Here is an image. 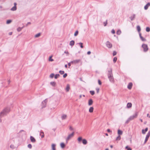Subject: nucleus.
<instances>
[{"label":"nucleus","mask_w":150,"mask_h":150,"mask_svg":"<svg viewBox=\"0 0 150 150\" xmlns=\"http://www.w3.org/2000/svg\"><path fill=\"white\" fill-rule=\"evenodd\" d=\"M108 76L110 81L111 82H113L114 79L112 72V68H110L108 70Z\"/></svg>","instance_id":"f257e3e1"},{"label":"nucleus","mask_w":150,"mask_h":150,"mask_svg":"<svg viewBox=\"0 0 150 150\" xmlns=\"http://www.w3.org/2000/svg\"><path fill=\"white\" fill-rule=\"evenodd\" d=\"M10 108H4L0 113V117L1 118L10 111Z\"/></svg>","instance_id":"f03ea898"},{"label":"nucleus","mask_w":150,"mask_h":150,"mask_svg":"<svg viewBox=\"0 0 150 150\" xmlns=\"http://www.w3.org/2000/svg\"><path fill=\"white\" fill-rule=\"evenodd\" d=\"M77 140L79 143L82 141L83 144L84 145H86L87 144L88 142L87 140L86 139H82V138L81 137H79Z\"/></svg>","instance_id":"7ed1b4c3"},{"label":"nucleus","mask_w":150,"mask_h":150,"mask_svg":"<svg viewBox=\"0 0 150 150\" xmlns=\"http://www.w3.org/2000/svg\"><path fill=\"white\" fill-rule=\"evenodd\" d=\"M142 47L143 49V51L144 52H146L148 50V47L147 45L146 44H143Z\"/></svg>","instance_id":"20e7f679"},{"label":"nucleus","mask_w":150,"mask_h":150,"mask_svg":"<svg viewBox=\"0 0 150 150\" xmlns=\"http://www.w3.org/2000/svg\"><path fill=\"white\" fill-rule=\"evenodd\" d=\"M47 99H45L42 102V108H43L46 106L47 102Z\"/></svg>","instance_id":"39448f33"},{"label":"nucleus","mask_w":150,"mask_h":150,"mask_svg":"<svg viewBox=\"0 0 150 150\" xmlns=\"http://www.w3.org/2000/svg\"><path fill=\"white\" fill-rule=\"evenodd\" d=\"M74 134V132H73L72 133L69 134L66 139V142L67 143V141L69 140L71 138L73 137Z\"/></svg>","instance_id":"423d86ee"},{"label":"nucleus","mask_w":150,"mask_h":150,"mask_svg":"<svg viewBox=\"0 0 150 150\" xmlns=\"http://www.w3.org/2000/svg\"><path fill=\"white\" fill-rule=\"evenodd\" d=\"M150 136V131H149L147 133V134L146 136L145 139V141L144 142V144H145L146 143L147 141H148Z\"/></svg>","instance_id":"0eeeda50"},{"label":"nucleus","mask_w":150,"mask_h":150,"mask_svg":"<svg viewBox=\"0 0 150 150\" xmlns=\"http://www.w3.org/2000/svg\"><path fill=\"white\" fill-rule=\"evenodd\" d=\"M138 115L137 112H136L132 116H130L128 118L130 120H132L134 118H136Z\"/></svg>","instance_id":"6e6552de"},{"label":"nucleus","mask_w":150,"mask_h":150,"mask_svg":"<svg viewBox=\"0 0 150 150\" xmlns=\"http://www.w3.org/2000/svg\"><path fill=\"white\" fill-rule=\"evenodd\" d=\"M106 46L109 48H111L112 47V45L108 41L106 42Z\"/></svg>","instance_id":"1a4fd4ad"},{"label":"nucleus","mask_w":150,"mask_h":150,"mask_svg":"<svg viewBox=\"0 0 150 150\" xmlns=\"http://www.w3.org/2000/svg\"><path fill=\"white\" fill-rule=\"evenodd\" d=\"M81 59H76L71 61V63H72V64H76L79 63Z\"/></svg>","instance_id":"9d476101"},{"label":"nucleus","mask_w":150,"mask_h":150,"mask_svg":"<svg viewBox=\"0 0 150 150\" xmlns=\"http://www.w3.org/2000/svg\"><path fill=\"white\" fill-rule=\"evenodd\" d=\"M30 139L31 141L33 143H35L36 142L35 139L32 136H30Z\"/></svg>","instance_id":"9b49d317"},{"label":"nucleus","mask_w":150,"mask_h":150,"mask_svg":"<svg viewBox=\"0 0 150 150\" xmlns=\"http://www.w3.org/2000/svg\"><path fill=\"white\" fill-rule=\"evenodd\" d=\"M150 6V3L149 2L148 3L146 4L144 7V9L145 10H146L148 9L149 6Z\"/></svg>","instance_id":"f8f14e48"},{"label":"nucleus","mask_w":150,"mask_h":150,"mask_svg":"<svg viewBox=\"0 0 150 150\" xmlns=\"http://www.w3.org/2000/svg\"><path fill=\"white\" fill-rule=\"evenodd\" d=\"M132 83L131 82L129 83L127 86V88L129 89H131L132 87Z\"/></svg>","instance_id":"ddd939ff"},{"label":"nucleus","mask_w":150,"mask_h":150,"mask_svg":"<svg viewBox=\"0 0 150 150\" xmlns=\"http://www.w3.org/2000/svg\"><path fill=\"white\" fill-rule=\"evenodd\" d=\"M93 101L92 99H90L88 101V105L89 106L91 105L93 103Z\"/></svg>","instance_id":"4468645a"},{"label":"nucleus","mask_w":150,"mask_h":150,"mask_svg":"<svg viewBox=\"0 0 150 150\" xmlns=\"http://www.w3.org/2000/svg\"><path fill=\"white\" fill-rule=\"evenodd\" d=\"M148 127H146L145 129H143L142 130V133L143 134H144L146 133V132L148 131Z\"/></svg>","instance_id":"2eb2a0df"},{"label":"nucleus","mask_w":150,"mask_h":150,"mask_svg":"<svg viewBox=\"0 0 150 150\" xmlns=\"http://www.w3.org/2000/svg\"><path fill=\"white\" fill-rule=\"evenodd\" d=\"M135 17V14H133L132 16H130L129 18L130 19L131 21L133 20Z\"/></svg>","instance_id":"dca6fc26"},{"label":"nucleus","mask_w":150,"mask_h":150,"mask_svg":"<svg viewBox=\"0 0 150 150\" xmlns=\"http://www.w3.org/2000/svg\"><path fill=\"white\" fill-rule=\"evenodd\" d=\"M56 144H53L52 145V150H56Z\"/></svg>","instance_id":"f3484780"},{"label":"nucleus","mask_w":150,"mask_h":150,"mask_svg":"<svg viewBox=\"0 0 150 150\" xmlns=\"http://www.w3.org/2000/svg\"><path fill=\"white\" fill-rule=\"evenodd\" d=\"M70 89V86L69 84H67V85L66 88V90L67 92H68L69 91Z\"/></svg>","instance_id":"a211bd4d"},{"label":"nucleus","mask_w":150,"mask_h":150,"mask_svg":"<svg viewBox=\"0 0 150 150\" xmlns=\"http://www.w3.org/2000/svg\"><path fill=\"white\" fill-rule=\"evenodd\" d=\"M127 108H131L132 106V104L130 103H128L127 104Z\"/></svg>","instance_id":"6ab92c4d"},{"label":"nucleus","mask_w":150,"mask_h":150,"mask_svg":"<svg viewBox=\"0 0 150 150\" xmlns=\"http://www.w3.org/2000/svg\"><path fill=\"white\" fill-rule=\"evenodd\" d=\"M123 133V132L122 131L118 129L117 131V133L118 135H121Z\"/></svg>","instance_id":"aec40b11"},{"label":"nucleus","mask_w":150,"mask_h":150,"mask_svg":"<svg viewBox=\"0 0 150 150\" xmlns=\"http://www.w3.org/2000/svg\"><path fill=\"white\" fill-rule=\"evenodd\" d=\"M75 42L73 40H72L70 41L69 43V45L71 46H72L74 45Z\"/></svg>","instance_id":"412c9836"},{"label":"nucleus","mask_w":150,"mask_h":150,"mask_svg":"<svg viewBox=\"0 0 150 150\" xmlns=\"http://www.w3.org/2000/svg\"><path fill=\"white\" fill-rule=\"evenodd\" d=\"M50 84L54 87H55L56 86V83L55 82L52 81L50 83Z\"/></svg>","instance_id":"4be33fe9"},{"label":"nucleus","mask_w":150,"mask_h":150,"mask_svg":"<svg viewBox=\"0 0 150 150\" xmlns=\"http://www.w3.org/2000/svg\"><path fill=\"white\" fill-rule=\"evenodd\" d=\"M60 145L62 149L64 148L65 146V144L63 142L61 143Z\"/></svg>","instance_id":"5701e85b"},{"label":"nucleus","mask_w":150,"mask_h":150,"mask_svg":"<svg viewBox=\"0 0 150 150\" xmlns=\"http://www.w3.org/2000/svg\"><path fill=\"white\" fill-rule=\"evenodd\" d=\"M93 109L94 108L93 107H91L89 109V112L90 113H92L93 112Z\"/></svg>","instance_id":"b1692460"},{"label":"nucleus","mask_w":150,"mask_h":150,"mask_svg":"<svg viewBox=\"0 0 150 150\" xmlns=\"http://www.w3.org/2000/svg\"><path fill=\"white\" fill-rule=\"evenodd\" d=\"M40 135L41 136V138H43L44 137V133L43 131H41Z\"/></svg>","instance_id":"393cba45"},{"label":"nucleus","mask_w":150,"mask_h":150,"mask_svg":"<svg viewBox=\"0 0 150 150\" xmlns=\"http://www.w3.org/2000/svg\"><path fill=\"white\" fill-rule=\"evenodd\" d=\"M137 29L139 33L140 32L141 30V29L139 25H138L137 26Z\"/></svg>","instance_id":"a878e982"},{"label":"nucleus","mask_w":150,"mask_h":150,"mask_svg":"<svg viewBox=\"0 0 150 150\" xmlns=\"http://www.w3.org/2000/svg\"><path fill=\"white\" fill-rule=\"evenodd\" d=\"M17 9L16 6H13L11 9V10L12 11H15Z\"/></svg>","instance_id":"bb28decb"},{"label":"nucleus","mask_w":150,"mask_h":150,"mask_svg":"<svg viewBox=\"0 0 150 150\" xmlns=\"http://www.w3.org/2000/svg\"><path fill=\"white\" fill-rule=\"evenodd\" d=\"M125 149L127 150H132V149L128 146H127L125 147Z\"/></svg>","instance_id":"cd10ccee"},{"label":"nucleus","mask_w":150,"mask_h":150,"mask_svg":"<svg viewBox=\"0 0 150 150\" xmlns=\"http://www.w3.org/2000/svg\"><path fill=\"white\" fill-rule=\"evenodd\" d=\"M77 44H79V45L80 47L82 48L83 47V43L81 42H80L79 43H77Z\"/></svg>","instance_id":"c85d7f7f"},{"label":"nucleus","mask_w":150,"mask_h":150,"mask_svg":"<svg viewBox=\"0 0 150 150\" xmlns=\"http://www.w3.org/2000/svg\"><path fill=\"white\" fill-rule=\"evenodd\" d=\"M60 75L59 74H56L54 76V78L55 79H57L60 76Z\"/></svg>","instance_id":"c756f323"},{"label":"nucleus","mask_w":150,"mask_h":150,"mask_svg":"<svg viewBox=\"0 0 150 150\" xmlns=\"http://www.w3.org/2000/svg\"><path fill=\"white\" fill-rule=\"evenodd\" d=\"M67 115H66L64 114L62 116V120H64L67 117Z\"/></svg>","instance_id":"7c9ffc66"},{"label":"nucleus","mask_w":150,"mask_h":150,"mask_svg":"<svg viewBox=\"0 0 150 150\" xmlns=\"http://www.w3.org/2000/svg\"><path fill=\"white\" fill-rule=\"evenodd\" d=\"M12 21V20L10 19L8 20H7L6 22V23L7 24H9Z\"/></svg>","instance_id":"2f4dec72"},{"label":"nucleus","mask_w":150,"mask_h":150,"mask_svg":"<svg viewBox=\"0 0 150 150\" xmlns=\"http://www.w3.org/2000/svg\"><path fill=\"white\" fill-rule=\"evenodd\" d=\"M23 27H23L22 28H21L20 27L18 28L17 29V31L18 32L20 31L23 28Z\"/></svg>","instance_id":"473e14b6"},{"label":"nucleus","mask_w":150,"mask_h":150,"mask_svg":"<svg viewBox=\"0 0 150 150\" xmlns=\"http://www.w3.org/2000/svg\"><path fill=\"white\" fill-rule=\"evenodd\" d=\"M121 31L120 30H117L116 33L118 35H120L121 34Z\"/></svg>","instance_id":"72a5a7b5"},{"label":"nucleus","mask_w":150,"mask_h":150,"mask_svg":"<svg viewBox=\"0 0 150 150\" xmlns=\"http://www.w3.org/2000/svg\"><path fill=\"white\" fill-rule=\"evenodd\" d=\"M40 35H41L40 33H39L36 34V35H35V38H38V37H40Z\"/></svg>","instance_id":"f704fd0d"},{"label":"nucleus","mask_w":150,"mask_h":150,"mask_svg":"<svg viewBox=\"0 0 150 150\" xmlns=\"http://www.w3.org/2000/svg\"><path fill=\"white\" fill-rule=\"evenodd\" d=\"M117 58L116 57H115L113 59V62L115 63L117 61Z\"/></svg>","instance_id":"c9c22d12"},{"label":"nucleus","mask_w":150,"mask_h":150,"mask_svg":"<svg viewBox=\"0 0 150 150\" xmlns=\"http://www.w3.org/2000/svg\"><path fill=\"white\" fill-rule=\"evenodd\" d=\"M90 93L92 96L93 95L95 94V92L93 91H90Z\"/></svg>","instance_id":"e433bc0d"},{"label":"nucleus","mask_w":150,"mask_h":150,"mask_svg":"<svg viewBox=\"0 0 150 150\" xmlns=\"http://www.w3.org/2000/svg\"><path fill=\"white\" fill-rule=\"evenodd\" d=\"M146 32H149L150 31V28L149 27H146Z\"/></svg>","instance_id":"4c0bfd02"},{"label":"nucleus","mask_w":150,"mask_h":150,"mask_svg":"<svg viewBox=\"0 0 150 150\" xmlns=\"http://www.w3.org/2000/svg\"><path fill=\"white\" fill-rule=\"evenodd\" d=\"M141 40L143 41H146V40L143 37H142L140 38Z\"/></svg>","instance_id":"58836bf2"},{"label":"nucleus","mask_w":150,"mask_h":150,"mask_svg":"<svg viewBox=\"0 0 150 150\" xmlns=\"http://www.w3.org/2000/svg\"><path fill=\"white\" fill-rule=\"evenodd\" d=\"M54 76V73H52L50 76V77L51 78H52Z\"/></svg>","instance_id":"ea45409f"},{"label":"nucleus","mask_w":150,"mask_h":150,"mask_svg":"<svg viewBox=\"0 0 150 150\" xmlns=\"http://www.w3.org/2000/svg\"><path fill=\"white\" fill-rule=\"evenodd\" d=\"M121 139V137L120 135H118V136L117 137L116 140H119Z\"/></svg>","instance_id":"a19ab883"},{"label":"nucleus","mask_w":150,"mask_h":150,"mask_svg":"<svg viewBox=\"0 0 150 150\" xmlns=\"http://www.w3.org/2000/svg\"><path fill=\"white\" fill-rule=\"evenodd\" d=\"M59 72L62 75L64 74V71H63L60 70Z\"/></svg>","instance_id":"79ce46f5"},{"label":"nucleus","mask_w":150,"mask_h":150,"mask_svg":"<svg viewBox=\"0 0 150 150\" xmlns=\"http://www.w3.org/2000/svg\"><path fill=\"white\" fill-rule=\"evenodd\" d=\"M78 33H79L78 31V30H76V31L75 33H74V36H76L78 34Z\"/></svg>","instance_id":"37998d69"},{"label":"nucleus","mask_w":150,"mask_h":150,"mask_svg":"<svg viewBox=\"0 0 150 150\" xmlns=\"http://www.w3.org/2000/svg\"><path fill=\"white\" fill-rule=\"evenodd\" d=\"M52 56H51L49 57V60L50 61L52 62L54 61L53 59L52 58Z\"/></svg>","instance_id":"c03bdc74"},{"label":"nucleus","mask_w":150,"mask_h":150,"mask_svg":"<svg viewBox=\"0 0 150 150\" xmlns=\"http://www.w3.org/2000/svg\"><path fill=\"white\" fill-rule=\"evenodd\" d=\"M69 129L70 131H73L74 130V128L72 127L71 126H70L69 127Z\"/></svg>","instance_id":"a18cd8bd"},{"label":"nucleus","mask_w":150,"mask_h":150,"mask_svg":"<svg viewBox=\"0 0 150 150\" xmlns=\"http://www.w3.org/2000/svg\"><path fill=\"white\" fill-rule=\"evenodd\" d=\"M28 147L30 149H31L32 148V146L31 144H29L28 145Z\"/></svg>","instance_id":"49530a36"},{"label":"nucleus","mask_w":150,"mask_h":150,"mask_svg":"<svg viewBox=\"0 0 150 150\" xmlns=\"http://www.w3.org/2000/svg\"><path fill=\"white\" fill-rule=\"evenodd\" d=\"M131 120H129V118H128V119L127 120V121L125 122V124H127Z\"/></svg>","instance_id":"de8ad7c7"},{"label":"nucleus","mask_w":150,"mask_h":150,"mask_svg":"<svg viewBox=\"0 0 150 150\" xmlns=\"http://www.w3.org/2000/svg\"><path fill=\"white\" fill-rule=\"evenodd\" d=\"M117 52L116 51H114L113 52V54H112L113 56H115L117 54Z\"/></svg>","instance_id":"09e8293b"},{"label":"nucleus","mask_w":150,"mask_h":150,"mask_svg":"<svg viewBox=\"0 0 150 150\" xmlns=\"http://www.w3.org/2000/svg\"><path fill=\"white\" fill-rule=\"evenodd\" d=\"M107 21H108V20H106V21L104 22L103 23L104 25V26H105L107 25Z\"/></svg>","instance_id":"8fccbe9b"},{"label":"nucleus","mask_w":150,"mask_h":150,"mask_svg":"<svg viewBox=\"0 0 150 150\" xmlns=\"http://www.w3.org/2000/svg\"><path fill=\"white\" fill-rule=\"evenodd\" d=\"M67 73H65L63 75V77L64 78H65L67 77Z\"/></svg>","instance_id":"3c124183"},{"label":"nucleus","mask_w":150,"mask_h":150,"mask_svg":"<svg viewBox=\"0 0 150 150\" xmlns=\"http://www.w3.org/2000/svg\"><path fill=\"white\" fill-rule=\"evenodd\" d=\"M98 83L99 85H101L102 84V82L100 80H98Z\"/></svg>","instance_id":"603ef678"},{"label":"nucleus","mask_w":150,"mask_h":150,"mask_svg":"<svg viewBox=\"0 0 150 150\" xmlns=\"http://www.w3.org/2000/svg\"><path fill=\"white\" fill-rule=\"evenodd\" d=\"M111 32L113 34H114L115 33V30L113 29L112 30Z\"/></svg>","instance_id":"864d4df0"},{"label":"nucleus","mask_w":150,"mask_h":150,"mask_svg":"<svg viewBox=\"0 0 150 150\" xmlns=\"http://www.w3.org/2000/svg\"><path fill=\"white\" fill-rule=\"evenodd\" d=\"M96 91L97 93H98L99 91V89L98 88H96Z\"/></svg>","instance_id":"5fc2aeb1"},{"label":"nucleus","mask_w":150,"mask_h":150,"mask_svg":"<svg viewBox=\"0 0 150 150\" xmlns=\"http://www.w3.org/2000/svg\"><path fill=\"white\" fill-rule=\"evenodd\" d=\"M107 131L108 133H110V132H112V131L110 130V129H107Z\"/></svg>","instance_id":"6e6d98bb"},{"label":"nucleus","mask_w":150,"mask_h":150,"mask_svg":"<svg viewBox=\"0 0 150 150\" xmlns=\"http://www.w3.org/2000/svg\"><path fill=\"white\" fill-rule=\"evenodd\" d=\"M71 64H72V63H71V62H70L68 63V66L69 67H69H70L71 66Z\"/></svg>","instance_id":"4d7b16f0"},{"label":"nucleus","mask_w":150,"mask_h":150,"mask_svg":"<svg viewBox=\"0 0 150 150\" xmlns=\"http://www.w3.org/2000/svg\"><path fill=\"white\" fill-rule=\"evenodd\" d=\"M10 147L11 148H12V149H14V146L13 145H11V146H10Z\"/></svg>","instance_id":"13d9d810"},{"label":"nucleus","mask_w":150,"mask_h":150,"mask_svg":"<svg viewBox=\"0 0 150 150\" xmlns=\"http://www.w3.org/2000/svg\"><path fill=\"white\" fill-rule=\"evenodd\" d=\"M31 24V23L30 22H28L26 25V26H27L28 25Z\"/></svg>","instance_id":"bf43d9fd"},{"label":"nucleus","mask_w":150,"mask_h":150,"mask_svg":"<svg viewBox=\"0 0 150 150\" xmlns=\"http://www.w3.org/2000/svg\"><path fill=\"white\" fill-rule=\"evenodd\" d=\"M91 54V52L90 51H88L87 52V54L88 55H89Z\"/></svg>","instance_id":"052dcab7"},{"label":"nucleus","mask_w":150,"mask_h":150,"mask_svg":"<svg viewBox=\"0 0 150 150\" xmlns=\"http://www.w3.org/2000/svg\"><path fill=\"white\" fill-rule=\"evenodd\" d=\"M147 117H148L149 118H150V116L149 115V113L147 114Z\"/></svg>","instance_id":"680f3d73"},{"label":"nucleus","mask_w":150,"mask_h":150,"mask_svg":"<svg viewBox=\"0 0 150 150\" xmlns=\"http://www.w3.org/2000/svg\"><path fill=\"white\" fill-rule=\"evenodd\" d=\"M64 53H65L67 54H69V53L67 51H64Z\"/></svg>","instance_id":"e2e57ef3"},{"label":"nucleus","mask_w":150,"mask_h":150,"mask_svg":"<svg viewBox=\"0 0 150 150\" xmlns=\"http://www.w3.org/2000/svg\"><path fill=\"white\" fill-rule=\"evenodd\" d=\"M139 35L140 38L142 37L141 35V33L140 32L139 33Z\"/></svg>","instance_id":"0e129e2a"},{"label":"nucleus","mask_w":150,"mask_h":150,"mask_svg":"<svg viewBox=\"0 0 150 150\" xmlns=\"http://www.w3.org/2000/svg\"><path fill=\"white\" fill-rule=\"evenodd\" d=\"M12 32H10L9 33V35H12Z\"/></svg>","instance_id":"69168bd1"},{"label":"nucleus","mask_w":150,"mask_h":150,"mask_svg":"<svg viewBox=\"0 0 150 150\" xmlns=\"http://www.w3.org/2000/svg\"><path fill=\"white\" fill-rule=\"evenodd\" d=\"M14 6H16L17 3H14Z\"/></svg>","instance_id":"338daca9"},{"label":"nucleus","mask_w":150,"mask_h":150,"mask_svg":"<svg viewBox=\"0 0 150 150\" xmlns=\"http://www.w3.org/2000/svg\"><path fill=\"white\" fill-rule=\"evenodd\" d=\"M65 67L66 68H67V64H65Z\"/></svg>","instance_id":"774afa93"}]
</instances>
